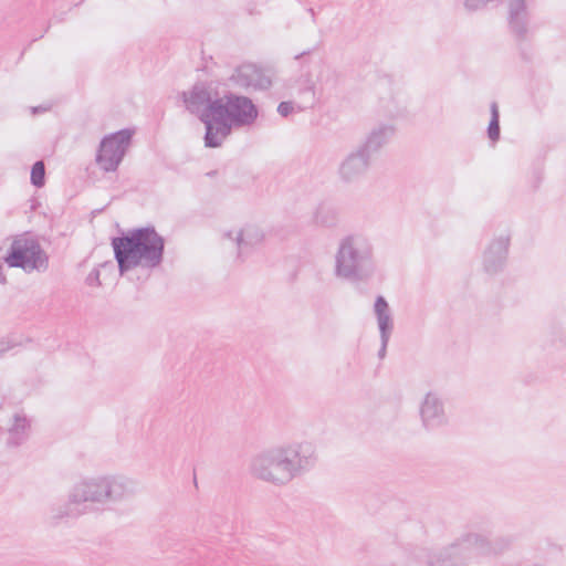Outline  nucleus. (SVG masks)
Wrapping results in <instances>:
<instances>
[{
    "label": "nucleus",
    "instance_id": "39448f33",
    "mask_svg": "<svg viewBox=\"0 0 566 566\" xmlns=\"http://www.w3.org/2000/svg\"><path fill=\"white\" fill-rule=\"evenodd\" d=\"M373 245L360 234H350L339 242L335 255V275L349 282H367L375 273Z\"/></svg>",
    "mask_w": 566,
    "mask_h": 566
},
{
    "label": "nucleus",
    "instance_id": "a211bd4d",
    "mask_svg": "<svg viewBox=\"0 0 566 566\" xmlns=\"http://www.w3.org/2000/svg\"><path fill=\"white\" fill-rule=\"evenodd\" d=\"M343 73L329 65L322 69L317 76V82L319 83L322 91L329 93L335 92L343 83Z\"/></svg>",
    "mask_w": 566,
    "mask_h": 566
},
{
    "label": "nucleus",
    "instance_id": "7c9ffc66",
    "mask_svg": "<svg viewBox=\"0 0 566 566\" xmlns=\"http://www.w3.org/2000/svg\"><path fill=\"white\" fill-rule=\"evenodd\" d=\"M313 50L312 49H308L306 51H303L298 54L295 55V60H300L301 57L305 56V55H308Z\"/></svg>",
    "mask_w": 566,
    "mask_h": 566
},
{
    "label": "nucleus",
    "instance_id": "b1692460",
    "mask_svg": "<svg viewBox=\"0 0 566 566\" xmlns=\"http://www.w3.org/2000/svg\"><path fill=\"white\" fill-rule=\"evenodd\" d=\"M465 542H468L470 545H474V546H478L482 549H485V548H489L490 547V542L489 539L481 535V534H476V533H471V534H468L464 538Z\"/></svg>",
    "mask_w": 566,
    "mask_h": 566
},
{
    "label": "nucleus",
    "instance_id": "423d86ee",
    "mask_svg": "<svg viewBox=\"0 0 566 566\" xmlns=\"http://www.w3.org/2000/svg\"><path fill=\"white\" fill-rule=\"evenodd\" d=\"M3 260L8 266L22 269L27 273L43 272L49 268V256L34 238H15Z\"/></svg>",
    "mask_w": 566,
    "mask_h": 566
},
{
    "label": "nucleus",
    "instance_id": "c756f323",
    "mask_svg": "<svg viewBox=\"0 0 566 566\" xmlns=\"http://www.w3.org/2000/svg\"><path fill=\"white\" fill-rule=\"evenodd\" d=\"M48 109H49V107H43V106H35V107L31 108L33 114L43 113V112H45Z\"/></svg>",
    "mask_w": 566,
    "mask_h": 566
},
{
    "label": "nucleus",
    "instance_id": "bb28decb",
    "mask_svg": "<svg viewBox=\"0 0 566 566\" xmlns=\"http://www.w3.org/2000/svg\"><path fill=\"white\" fill-rule=\"evenodd\" d=\"M390 337H380V348L378 350V357L379 359H384L387 354V347L389 343Z\"/></svg>",
    "mask_w": 566,
    "mask_h": 566
},
{
    "label": "nucleus",
    "instance_id": "a878e982",
    "mask_svg": "<svg viewBox=\"0 0 566 566\" xmlns=\"http://www.w3.org/2000/svg\"><path fill=\"white\" fill-rule=\"evenodd\" d=\"M101 271L98 268H94L85 279V284L88 286H101L102 282L99 280Z\"/></svg>",
    "mask_w": 566,
    "mask_h": 566
},
{
    "label": "nucleus",
    "instance_id": "2f4dec72",
    "mask_svg": "<svg viewBox=\"0 0 566 566\" xmlns=\"http://www.w3.org/2000/svg\"><path fill=\"white\" fill-rule=\"evenodd\" d=\"M217 174H218V171H217V170H211V171H208V172H207V176L212 178V177H214Z\"/></svg>",
    "mask_w": 566,
    "mask_h": 566
},
{
    "label": "nucleus",
    "instance_id": "4468645a",
    "mask_svg": "<svg viewBox=\"0 0 566 566\" xmlns=\"http://www.w3.org/2000/svg\"><path fill=\"white\" fill-rule=\"evenodd\" d=\"M395 134L391 125L382 124L367 135L366 139L358 146L370 159L390 140Z\"/></svg>",
    "mask_w": 566,
    "mask_h": 566
},
{
    "label": "nucleus",
    "instance_id": "9b49d317",
    "mask_svg": "<svg viewBox=\"0 0 566 566\" xmlns=\"http://www.w3.org/2000/svg\"><path fill=\"white\" fill-rule=\"evenodd\" d=\"M510 247V237L501 235L493 240L483 254V270L490 275H495L503 271Z\"/></svg>",
    "mask_w": 566,
    "mask_h": 566
},
{
    "label": "nucleus",
    "instance_id": "2eb2a0df",
    "mask_svg": "<svg viewBox=\"0 0 566 566\" xmlns=\"http://www.w3.org/2000/svg\"><path fill=\"white\" fill-rule=\"evenodd\" d=\"M374 313L377 319L380 337H390L394 331V318L390 306L382 295H378L374 303Z\"/></svg>",
    "mask_w": 566,
    "mask_h": 566
},
{
    "label": "nucleus",
    "instance_id": "6e6552de",
    "mask_svg": "<svg viewBox=\"0 0 566 566\" xmlns=\"http://www.w3.org/2000/svg\"><path fill=\"white\" fill-rule=\"evenodd\" d=\"M180 97L186 109L190 114L198 116L199 120L205 125L203 142L205 147H207L208 139H211L213 135L212 125L216 117V115L209 114L208 108L217 98H220V95L217 91L212 94L207 83L197 82L189 91L181 92Z\"/></svg>",
    "mask_w": 566,
    "mask_h": 566
},
{
    "label": "nucleus",
    "instance_id": "6ab92c4d",
    "mask_svg": "<svg viewBox=\"0 0 566 566\" xmlns=\"http://www.w3.org/2000/svg\"><path fill=\"white\" fill-rule=\"evenodd\" d=\"M13 420L14 422L9 430L8 446L19 447L27 437V430L30 428V422L25 416L19 413L13 416Z\"/></svg>",
    "mask_w": 566,
    "mask_h": 566
},
{
    "label": "nucleus",
    "instance_id": "412c9836",
    "mask_svg": "<svg viewBox=\"0 0 566 566\" xmlns=\"http://www.w3.org/2000/svg\"><path fill=\"white\" fill-rule=\"evenodd\" d=\"M314 220L323 227H333L337 222L336 210L327 205H319L315 211Z\"/></svg>",
    "mask_w": 566,
    "mask_h": 566
},
{
    "label": "nucleus",
    "instance_id": "20e7f679",
    "mask_svg": "<svg viewBox=\"0 0 566 566\" xmlns=\"http://www.w3.org/2000/svg\"><path fill=\"white\" fill-rule=\"evenodd\" d=\"M208 111L216 117L213 135L208 139L207 148L220 147L233 128L251 126L259 116V108L250 97L230 91L210 104Z\"/></svg>",
    "mask_w": 566,
    "mask_h": 566
},
{
    "label": "nucleus",
    "instance_id": "393cba45",
    "mask_svg": "<svg viewBox=\"0 0 566 566\" xmlns=\"http://www.w3.org/2000/svg\"><path fill=\"white\" fill-rule=\"evenodd\" d=\"M294 109H295V104L292 101H283L277 105V108H276L277 113L282 117L290 116L294 112Z\"/></svg>",
    "mask_w": 566,
    "mask_h": 566
},
{
    "label": "nucleus",
    "instance_id": "c85d7f7f",
    "mask_svg": "<svg viewBox=\"0 0 566 566\" xmlns=\"http://www.w3.org/2000/svg\"><path fill=\"white\" fill-rule=\"evenodd\" d=\"M8 349H10L9 344L6 340H0V356L6 353Z\"/></svg>",
    "mask_w": 566,
    "mask_h": 566
},
{
    "label": "nucleus",
    "instance_id": "f257e3e1",
    "mask_svg": "<svg viewBox=\"0 0 566 566\" xmlns=\"http://www.w3.org/2000/svg\"><path fill=\"white\" fill-rule=\"evenodd\" d=\"M315 463V449L311 443H294L272 448L254 457L251 473L274 485H285L310 471Z\"/></svg>",
    "mask_w": 566,
    "mask_h": 566
},
{
    "label": "nucleus",
    "instance_id": "cd10ccee",
    "mask_svg": "<svg viewBox=\"0 0 566 566\" xmlns=\"http://www.w3.org/2000/svg\"><path fill=\"white\" fill-rule=\"evenodd\" d=\"M96 268H98L99 271L103 270L104 272H108L111 274L115 270V265H114L113 261H111V260L99 263Z\"/></svg>",
    "mask_w": 566,
    "mask_h": 566
},
{
    "label": "nucleus",
    "instance_id": "72a5a7b5",
    "mask_svg": "<svg viewBox=\"0 0 566 566\" xmlns=\"http://www.w3.org/2000/svg\"><path fill=\"white\" fill-rule=\"evenodd\" d=\"M226 235H227L228 238H231V237H232V233H231V232H228Z\"/></svg>",
    "mask_w": 566,
    "mask_h": 566
},
{
    "label": "nucleus",
    "instance_id": "4be33fe9",
    "mask_svg": "<svg viewBox=\"0 0 566 566\" xmlns=\"http://www.w3.org/2000/svg\"><path fill=\"white\" fill-rule=\"evenodd\" d=\"M298 95L303 98L304 106H298V111H303L307 107H313L316 102L315 97V84L311 80H305L304 86L298 87Z\"/></svg>",
    "mask_w": 566,
    "mask_h": 566
},
{
    "label": "nucleus",
    "instance_id": "1a4fd4ad",
    "mask_svg": "<svg viewBox=\"0 0 566 566\" xmlns=\"http://www.w3.org/2000/svg\"><path fill=\"white\" fill-rule=\"evenodd\" d=\"M134 133V129L123 128L102 138L95 156L96 164L102 170H117L132 144Z\"/></svg>",
    "mask_w": 566,
    "mask_h": 566
},
{
    "label": "nucleus",
    "instance_id": "dca6fc26",
    "mask_svg": "<svg viewBox=\"0 0 566 566\" xmlns=\"http://www.w3.org/2000/svg\"><path fill=\"white\" fill-rule=\"evenodd\" d=\"M460 545L452 544L428 556V566H458L461 564Z\"/></svg>",
    "mask_w": 566,
    "mask_h": 566
},
{
    "label": "nucleus",
    "instance_id": "f03ea898",
    "mask_svg": "<svg viewBox=\"0 0 566 566\" xmlns=\"http://www.w3.org/2000/svg\"><path fill=\"white\" fill-rule=\"evenodd\" d=\"M111 247L117 263L119 275L138 266L157 268L163 263L165 239L154 226L120 230L111 238Z\"/></svg>",
    "mask_w": 566,
    "mask_h": 566
},
{
    "label": "nucleus",
    "instance_id": "5701e85b",
    "mask_svg": "<svg viewBox=\"0 0 566 566\" xmlns=\"http://www.w3.org/2000/svg\"><path fill=\"white\" fill-rule=\"evenodd\" d=\"M30 181L35 188L45 186V165L42 160H38L32 165Z\"/></svg>",
    "mask_w": 566,
    "mask_h": 566
},
{
    "label": "nucleus",
    "instance_id": "7ed1b4c3",
    "mask_svg": "<svg viewBox=\"0 0 566 566\" xmlns=\"http://www.w3.org/2000/svg\"><path fill=\"white\" fill-rule=\"evenodd\" d=\"M133 493L130 482L123 476H103L83 480L70 492L69 503L54 513L55 518L75 516L86 512L92 504L119 502Z\"/></svg>",
    "mask_w": 566,
    "mask_h": 566
},
{
    "label": "nucleus",
    "instance_id": "9d476101",
    "mask_svg": "<svg viewBox=\"0 0 566 566\" xmlns=\"http://www.w3.org/2000/svg\"><path fill=\"white\" fill-rule=\"evenodd\" d=\"M230 81L243 90L265 91L272 86V81L255 64L239 65L231 75Z\"/></svg>",
    "mask_w": 566,
    "mask_h": 566
},
{
    "label": "nucleus",
    "instance_id": "f8f14e48",
    "mask_svg": "<svg viewBox=\"0 0 566 566\" xmlns=\"http://www.w3.org/2000/svg\"><path fill=\"white\" fill-rule=\"evenodd\" d=\"M371 159L359 148L350 151L339 166V176L346 181H355L369 169Z\"/></svg>",
    "mask_w": 566,
    "mask_h": 566
},
{
    "label": "nucleus",
    "instance_id": "aec40b11",
    "mask_svg": "<svg viewBox=\"0 0 566 566\" xmlns=\"http://www.w3.org/2000/svg\"><path fill=\"white\" fill-rule=\"evenodd\" d=\"M491 118L486 128V134L492 144H495L500 139V112L496 102H492L490 105Z\"/></svg>",
    "mask_w": 566,
    "mask_h": 566
},
{
    "label": "nucleus",
    "instance_id": "0eeeda50",
    "mask_svg": "<svg viewBox=\"0 0 566 566\" xmlns=\"http://www.w3.org/2000/svg\"><path fill=\"white\" fill-rule=\"evenodd\" d=\"M494 0H464L463 4L468 11H478L485 8ZM509 29L518 44L521 56L525 61L531 60V55L524 48V43L530 39V12L525 0H509Z\"/></svg>",
    "mask_w": 566,
    "mask_h": 566
},
{
    "label": "nucleus",
    "instance_id": "ddd939ff",
    "mask_svg": "<svg viewBox=\"0 0 566 566\" xmlns=\"http://www.w3.org/2000/svg\"><path fill=\"white\" fill-rule=\"evenodd\" d=\"M420 416L424 428L434 429L446 422L442 401L433 394H427L420 407Z\"/></svg>",
    "mask_w": 566,
    "mask_h": 566
},
{
    "label": "nucleus",
    "instance_id": "f3484780",
    "mask_svg": "<svg viewBox=\"0 0 566 566\" xmlns=\"http://www.w3.org/2000/svg\"><path fill=\"white\" fill-rule=\"evenodd\" d=\"M263 238L264 234L258 227L247 226L245 228L241 229L235 237V242L239 250L238 255L241 256V254L249 248L260 243Z\"/></svg>",
    "mask_w": 566,
    "mask_h": 566
},
{
    "label": "nucleus",
    "instance_id": "473e14b6",
    "mask_svg": "<svg viewBox=\"0 0 566 566\" xmlns=\"http://www.w3.org/2000/svg\"><path fill=\"white\" fill-rule=\"evenodd\" d=\"M308 12H310V14H312V17H313V18L315 17V12H314V9H313V8H310V9H308Z\"/></svg>",
    "mask_w": 566,
    "mask_h": 566
}]
</instances>
